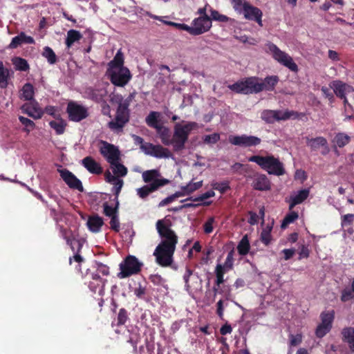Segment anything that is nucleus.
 Instances as JSON below:
<instances>
[{
    "label": "nucleus",
    "instance_id": "1",
    "mask_svg": "<svg viewBox=\"0 0 354 354\" xmlns=\"http://www.w3.org/2000/svg\"><path fill=\"white\" fill-rule=\"evenodd\" d=\"M171 221L165 217L156 223V230L161 238L160 243L156 246L153 256L156 262L162 267L170 266L173 261V256L178 243V236L171 229Z\"/></svg>",
    "mask_w": 354,
    "mask_h": 354
},
{
    "label": "nucleus",
    "instance_id": "2",
    "mask_svg": "<svg viewBox=\"0 0 354 354\" xmlns=\"http://www.w3.org/2000/svg\"><path fill=\"white\" fill-rule=\"evenodd\" d=\"M142 178L145 183H148L136 190L137 194L142 199L170 183V180L162 177L160 171L156 169L143 171Z\"/></svg>",
    "mask_w": 354,
    "mask_h": 354
},
{
    "label": "nucleus",
    "instance_id": "3",
    "mask_svg": "<svg viewBox=\"0 0 354 354\" xmlns=\"http://www.w3.org/2000/svg\"><path fill=\"white\" fill-rule=\"evenodd\" d=\"M248 161L255 162L263 170L267 171L269 174L274 176H282L286 173L283 164L279 158L273 155L266 156L255 155L248 158Z\"/></svg>",
    "mask_w": 354,
    "mask_h": 354
},
{
    "label": "nucleus",
    "instance_id": "4",
    "mask_svg": "<svg viewBox=\"0 0 354 354\" xmlns=\"http://www.w3.org/2000/svg\"><path fill=\"white\" fill-rule=\"evenodd\" d=\"M261 78L252 76L245 77L232 84L228 85V88L236 93L250 95L257 94L262 91V88L259 84Z\"/></svg>",
    "mask_w": 354,
    "mask_h": 354
},
{
    "label": "nucleus",
    "instance_id": "5",
    "mask_svg": "<svg viewBox=\"0 0 354 354\" xmlns=\"http://www.w3.org/2000/svg\"><path fill=\"white\" fill-rule=\"evenodd\" d=\"M194 122H188L184 125L176 123L174 126V132L171 138V144L175 151H180L185 148L190 132L196 127Z\"/></svg>",
    "mask_w": 354,
    "mask_h": 354
},
{
    "label": "nucleus",
    "instance_id": "6",
    "mask_svg": "<svg viewBox=\"0 0 354 354\" xmlns=\"http://www.w3.org/2000/svg\"><path fill=\"white\" fill-rule=\"evenodd\" d=\"M142 263L133 255H128L120 264V272L118 274L120 279L129 277L139 273L141 270Z\"/></svg>",
    "mask_w": 354,
    "mask_h": 354
},
{
    "label": "nucleus",
    "instance_id": "7",
    "mask_svg": "<svg viewBox=\"0 0 354 354\" xmlns=\"http://www.w3.org/2000/svg\"><path fill=\"white\" fill-rule=\"evenodd\" d=\"M268 51L272 54V57L281 65L287 67L292 72L298 71V66L292 58L286 53L281 50L277 45L269 42L267 44Z\"/></svg>",
    "mask_w": 354,
    "mask_h": 354
},
{
    "label": "nucleus",
    "instance_id": "8",
    "mask_svg": "<svg viewBox=\"0 0 354 354\" xmlns=\"http://www.w3.org/2000/svg\"><path fill=\"white\" fill-rule=\"evenodd\" d=\"M299 113L294 111L286 110H264L261 113V118L268 124H273L276 121L287 120L297 118Z\"/></svg>",
    "mask_w": 354,
    "mask_h": 354
},
{
    "label": "nucleus",
    "instance_id": "9",
    "mask_svg": "<svg viewBox=\"0 0 354 354\" xmlns=\"http://www.w3.org/2000/svg\"><path fill=\"white\" fill-rule=\"evenodd\" d=\"M106 75L111 82L115 86L124 87L132 77V75L128 68L118 69L107 68Z\"/></svg>",
    "mask_w": 354,
    "mask_h": 354
},
{
    "label": "nucleus",
    "instance_id": "10",
    "mask_svg": "<svg viewBox=\"0 0 354 354\" xmlns=\"http://www.w3.org/2000/svg\"><path fill=\"white\" fill-rule=\"evenodd\" d=\"M334 318V310L323 311L320 314L321 322L317 325L315 330L317 337L322 338L330 331Z\"/></svg>",
    "mask_w": 354,
    "mask_h": 354
},
{
    "label": "nucleus",
    "instance_id": "11",
    "mask_svg": "<svg viewBox=\"0 0 354 354\" xmlns=\"http://www.w3.org/2000/svg\"><path fill=\"white\" fill-rule=\"evenodd\" d=\"M66 113L71 121L78 122L88 116L87 108L74 101L68 102Z\"/></svg>",
    "mask_w": 354,
    "mask_h": 354
},
{
    "label": "nucleus",
    "instance_id": "12",
    "mask_svg": "<svg viewBox=\"0 0 354 354\" xmlns=\"http://www.w3.org/2000/svg\"><path fill=\"white\" fill-rule=\"evenodd\" d=\"M229 142L235 146L241 147H256L261 144V138L254 136H248L243 134L241 136H230Z\"/></svg>",
    "mask_w": 354,
    "mask_h": 354
},
{
    "label": "nucleus",
    "instance_id": "13",
    "mask_svg": "<svg viewBox=\"0 0 354 354\" xmlns=\"http://www.w3.org/2000/svg\"><path fill=\"white\" fill-rule=\"evenodd\" d=\"M129 111L117 108L115 119L108 123V127L113 131H122L126 124L129 122Z\"/></svg>",
    "mask_w": 354,
    "mask_h": 354
},
{
    "label": "nucleus",
    "instance_id": "14",
    "mask_svg": "<svg viewBox=\"0 0 354 354\" xmlns=\"http://www.w3.org/2000/svg\"><path fill=\"white\" fill-rule=\"evenodd\" d=\"M102 146L100 149V152L107 162L111 164L121 160L120 151L117 147L106 141H102Z\"/></svg>",
    "mask_w": 354,
    "mask_h": 354
},
{
    "label": "nucleus",
    "instance_id": "15",
    "mask_svg": "<svg viewBox=\"0 0 354 354\" xmlns=\"http://www.w3.org/2000/svg\"><path fill=\"white\" fill-rule=\"evenodd\" d=\"M190 27V35L197 36L209 31L212 27L211 18L196 17Z\"/></svg>",
    "mask_w": 354,
    "mask_h": 354
},
{
    "label": "nucleus",
    "instance_id": "16",
    "mask_svg": "<svg viewBox=\"0 0 354 354\" xmlns=\"http://www.w3.org/2000/svg\"><path fill=\"white\" fill-rule=\"evenodd\" d=\"M142 151L147 155L157 158H167L171 156L170 151L160 145H153L150 142H146L141 146Z\"/></svg>",
    "mask_w": 354,
    "mask_h": 354
},
{
    "label": "nucleus",
    "instance_id": "17",
    "mask_svg": "<svg viewBox=\"0 0 354 354\" xmlns=\"http://www.w3.org/2000/svg\"><path fill=\"white\" fill-rule=\"evenodd\" d=\"M243 14L246 19L254 21L260 26H263V12L259 8L252 6L248 1H244L243 4Z\"/></svg>",
    "mask_w": 354,
    "mask_h": 354
},
{
    "label": "nucleus",
    "instance_id": "18",
    "mask_svg": "<svg viewBox=\"0 0 354 354\" xmlns=\"http://www.w3.org/2000/svg\"><path fill=\"white\" fill-rule=\"evenodd\" d=\"M59 171L62 180L71 189L78 190L80 192L84 191L81 180L74 174L66 169H61Z\"/></svg>",
    "mask_w": 354,
    "mask_h": 354
},
{
    "label": "nucleus",
    "instance_id": "19",
    "mask_svg": "<svg viewBox=\"0 0 354 354\" xmlns=\"http://www.w3.org/2000/svg\"><path fill=\"white\" fill-rule=\"evenodd\" d=\"M252 178L251 185L254 189L261 192L270 190L271 182L266 174L256 173Z\"/></svg>",
    "mask_w": 354,
    "mask_h": 354
},
{
    "label": "nucleus",
    "instance_id": "20",
    "mask_svg": "<svg viewBox=\"0 0 354 354\" xmlns=\"http://www.w3.org/2000/svg\"><path fill=\"white\" fill-rule=\"evenodd\" d=\"M24 113L28 115L35 120L40 119L43 116L44 111L39 106V103L35 101H31L28 104H25L21 107Z\"/></svg>",
    "mask_w": 354,
    "mask_h": 354
},
{
    "label": "nucleus",
    "instance_id": "21",
    "mask_svg": "<svg viewBox=\"0 0 354 354\" xmlns=\"http://www.w3.org/2000/svg\"><path fill=\"white\" fill-rule=\"evenodd\" d=\"M330 86L338 97H344L346 95L354 91L353 86L340 80L333 81Z\"/></svg>",
    "mask_w": 354,
    "mask_h": 354
},
{
    "label": "nucleus",
    "instance_id": "22",
    "mask_svg": "<svg viewBox=\"0 0 354 354\" xmlns=\"http://www.w3.org/2000/svg\"><path fill=\"white\" fill-rule=\"evenodd\" d=\"M82 165L91 174L100 175L103 172V168L93 157L86 156L82 160Z\"/></svg>",
    "mask_w": 354,
    "mask_h": 354
},
{
    "label": "nucleus",
    "instance_id": "23",
    "mask_svg": "<svg viewBox=\"0 0 354 354\" xmlns=\"http://www.w3.org/2000/svg\"><path fill=\"white\" fill-rule=\"evenodd\" d=\"M106 283L107 280L102 278L97 272H92L88 286L93 292H96L97 290H102Z\"/></svg>",
    "mask_w": 354,
    "mask_h": 354
},
{
    "label": "nucleus",
    "instance_id": "24",
    "mask_svg": "<svg viewBox=\"0 0 354 354\" xmlns=\"http://www.w3.org/2000/svg\"><path fill=\"white\" fill-rule=\"evenodd\" d=\"M23 44H33L35 39L30 36H28L24 32H21L17 36L12 39L8 48L11 49L17 48Z\"/></svg>",
    "mask_w": 354,
    "mask_h": 354
},
{
    "label": "nucleus",
    "instance_id": "25",
    "mask_svg": "<svg viewBox=\"0 0 354 354\" xmlns=\"http://www.w3.org/2000/svg\"><path fill=\"white\" fill-rule=\"evenodd\" d=\"M140 330L138 326H132L128 330L129 337L127 342L131 344L133 353H136L138 350V344L141 340Z\"/></svg>",
    "mask_w": 354,
    "mask_h": 354
},
{
    "label": "nucleus",
    "instance_id": "26",
    "mask_svg": "<svg viewBox=\"0 0 354 354\" xmlns=\"http://www.w3.org/2000/svg\"><path fill=\"white\" fill-rule=\"evenodd\" d=\"M279 82V77L277 75H269L263 80L261 79L259 84L262 88V91H273Z\"/></svg>",
    "mask_w": 354,
    "mask_h": 354
},
{
    "label": "nucleus",
    "instance_id": "27",
    "mask_svg": "<svg viewBox=\"0 0 354 354\" xmlns=\"http://www.w3.org/2000/svg\"><path fill=\"white\" fill-rule=\"evenodd\" d=\"M319 149L323 155L327 154L330 149L328 146L327 140L324 137H317L311 139V151Z\"/></svg>",
    "mask_w": 354,
    "mask_h": 354
},
{
    "label": "nucleus",
    "instance_id": "28",
    "mask_svg": "<svg viewBox=\"0 0 354 354\" xmlns=\"http://www.w3.org/2000/svg\"><path fill=\"white\" fill-rule=\"evenodd\" d=\"M88 97L93 101L100 103L104 102L108 92L105 88H91L88 92Z\"/></svg>",
    "mask_w": 354,
    "mask_h": 354
},
{
    "label": "nucleus",
    "instance_id": "29",
    "mask_svg": "<svg viewBox=\"0 0 354 354\" xmlns=\"http://www.w3.org/2000/svg\"><path fill=\"white\" fill-rule=\"evenodd\" d=\"M341 334L342 336V341L348 345L351 351L354 352V328H344Z\"/></svg>",
    "mask_w": 354,
    "mask_h": 354
},
{
    "label": "nucleus",
    "instance_id": "30",
    "mask_svg": "<svg viewBox=\"0 0 354 354\" xmlns=\"http://www.w3.org/2000/svg\"><path fill=\"white\" fill-rule=\"evenodd\" d=\"M104 221L102 217L98 215L89 216L87 221V226L90 231L97 233L100 231Z\"/></svg>",
    "mask_w": 354,
    "mask_h": 354
},
{
    "label": "nucleus",
    "instance_id": "31",
    "mask_svg": "<svg viewBox=\"0 0 354 354\" xmlns=\"http://www.w3.org/2000/svg\"><path fill=\"white\" fill-rule=\"evenodd\" d=\"M309 191L307 189L300 190L297 194L290 196L289 209L292 210L295 206L301 203L308 196Z\"/></svg>",
    "mask_w": 354,
    "mask_h": 354
},
{
    "label": "nucleus",
    "instance_id": "32",
    "mask_svg": "<svg viewBox=\"0 0 354 354\" xmlns=\"http://www.w3.org/2000/svg\"><path fill=\"white\" fill-rule=\"evenodd\" d=\"M157 134L159 136L161 139L162 142L165 145H170L171 144V133L169 128L160 125L158 128L156 129Z\"/></svg>",
    "mask_w": 354,
    "mask_h": 354
},
{
    "label": "nucleus",
    "instance_id": "33",
    "mask_svg": "<svg viewBox=\"0 0 354 354\" xmlns=\"http://www.w3.org/2000/svg\"><path fill=\"white\" fill-rule=\"evenodd\" d=\"M160 113L157 111H151L145 118L146 124L151 128L156 129L162 124L160 122L159 118Z\"/></svg>",
    "mask_w": 354,
    "mask_h": 354
},
{
    "label": "nucleus",
    "instance_id": "34",
    "mask_svg": "<svg viewBox=\"0 0 354 354\" xmlns=\"http://www.w3.org/2000/svg\"><path fill=\"white\" fill-rule=\"evenodd\" d=\"M120 160H117L113 162L110 165V167L113 173V174L118 178L119 177H124L127 174L128 169L122 163L120 162Z\"/></svg>",
    "mask_w": 354,
    "mask_h": 354
},
{
    "label": "nucleus",
    "instance_id": "35",
    "mask_svg": "<svg viewBox=\"0 0 354 354\" xmlns=\"http://www.w3.org/2000/svg\"><path fill=\"white\" fill-rule=\"evenodd\" d=\"M20 97L27 101H32L34 97L35 88L32 84L26 83L21 90Z\"/></svg>",
    "mask_w": 354,
    "mask_h": 354
},
{
    "label": "nucleus",
    "instance_id": "36",
    "mask_svg": "<svg viewBox=\"0 0 354 354\" xmlns=\"http://www.w3.org/2000/svg\"><path fill=\"white\" fill-rule=\"evenodd\" d=\"M82 38V35L78 30L71 29L67 32L65 44L68 48H70L75 41H80Z\"/></svg>",
    "mask_w": 354,
    "mask_h": 354
},
{
    "label": "nucleus",
    "instance_id": "37",
    "mask_svg": "<svg viewBox=\"0 0 354 354\" xmlns=\"http://www.w3.org/2000/svg\"><path fill=\"white\" fill-rule=\"evenodd\" d=\"M108 68L118 69L126 68L124 66V55L121 50H118L113 59L108 64Z\"/></svg>",
    "mask_w": 354,
    "mask_h": 354
},
{
    "label": "nucleus",
    "instance_id": "38",
    "mask_svg": "<svg viewBox=\"0 0 354 354\" xmlns=\"http://www.w3.org/2000/svg\"><path fill=\"white\" fill-rule=\"evenodd\" d=\"M272 225L268 224L264 228H263L261 232L260 240L266 246L269 245L272 241Z\"/></svg>",
    "mask_w": 354,
    "mask_h": 354
},
{
    "label": "nucleus",
    "instance_id": "39",
    "mask_svg": "<svg viewBox=\"0 0 354 354\" xmlns=\"http://www.w3.org/2000/svg\"><path fill=\"white\" fill-rule=\"evenodd\" d=\"M250 249V244L247 235L243 236L237 245V250L240 255H246Z\"/></svg>",
    "mask_w": 354,
    "mask_h": 354
},
{
    "label": "nucleus",
    "instance_id": "40",
    "mask_svg": "<svg viewBox=\"0 0 354 354\" xmlns=\"http://www.w3.org/2000/svg\"><path fill=\"white\" fill-rule=\"evenodd\" d=\"M351 140V138L349 136L344 133H337L333 139L334 144L342 148L346 146Z\"/></svg>",
    "mask_w": 354,
    "mask_h": 354
},
{
    "label": "nucleus",
    "instance_id": "41",
    "mask_svg": "<svg viewBox=\"0 0 354 354\" xmlns=\"http://www.w3.org/2000/svg\"><path fill=\"white\" fill-rule=\"evenodd\" d=\"M12 64L17 71H27L29 70L30 66L28 62L21 57H16L12 59Z\"/></svg>",
    "mask_w": 354,
    "mask_h": 354
},
{
    "label": "nucleus",
    "instance_id": "42",
    "mask_svg": "<svg viewBox=\"0 0 354 354\" xmlns=\"http://www.w3.org/2000/svg\"><path fill=\"white\" fill-rule=\"evenodd\" d=\"M115 207L110 206L107 202L103 203L104 211L103 213L105 216L109 217H112L118 214V209H119V201H115Z\"/></svg>",
    "mask_w": 354,
    "mask_h": 354
},
{
    "label": "nucleus",
    "instance_id": "43",
    "mask_svg": "<svg viewBox=\"0 0 354 354\" xmlns=\"http://www.w3.org/2000/svg\"><path fill=\"white\" fill-rule=\"evenodd\" d=\"M42 56L47 59L50 64H54L57 61V58L55 52L49 46H46L44 48Z\"/></svg>",
    "mask_w": 354,
    "mask_h": 354
},
{
    "label": "nucleus",
    "instance_id": "44",
    "mask_svg": "<svg viewBox=\"0 0 354 354\" xmlns=\"http://www.w3.org/2000/svg\"><path fill=\"white\" fill-rule=\"evenodd\" d=\"M50 127L53 129L57 135L63 134L65 131L66 123L64 120L61 119L59 121H50L49 122Z\"/></svg>",
    "mask_w": 354,
    "mask_h": 354
},
{
    "label": "nucleus",
    "instance_id": "45",
    "mask_svg": "<svg viewBox=\"0 0 354 354\" xmlns=\"http://www.w3.org/2000/svg\"><path fill=\"white\" fill-rule=\"evenodd\" d=\"M226 272L224 270V268L221 264H217L215 268V274H216V280L215 285L217 286H220L221 284L223 283L224 280V274Z\"/></svg>",
    "mask_w": 354,
    "mask_h": 354
},
{
    "label": "nucleus",
    "instance_id": "46",
    "mask_svg": "<svg viewBox=\"0 0 354 354\" xmlns=\"http://www.w3.org/2000/svg\"><path fill=\"white\" fill-rule=\"evenodd\" d=\"M203 186V181H198L196 183L190 182L185 186H183L181 187V190H183L187 195H189L193 193L194 191L200 189Z\"/></svg>",
    "mask_w": 354,
    "mask_h": 354
},
{
    "label": "nucleus",
    "instance_id": "47",
    "mask_svg": "<svg viewBox=\"0 0 354 354\" xmlns=\"http://www.w3.org/2000/svg\"><path fill=\"white\" fill-rule=\"evenodd\" d=\"M9 76L8 70L4 67L3 64L0 61V86L5 88L8 85V79Z\"/></svg>",
    "mask_w": 354,
    "mask_h": 354
},
{
    "label": "nucleus",
    "instance_id": "48",
    "mask_svg": "<svg viewBox=\"0 0 354 354\" xmlns=\"http://www.w3.org/2000/svg\"><path fill=\"white\" fill-rule=\"evenodd\" d=\"M191 277H192V279H199V277L198 275H193L192 270H191L189 268H187L185 273L184 274V276H183V279L185 281V287L187 288V290H189V289H192V288H196V289L197 288V287H195L194 286L189 284V280Z\"/></svg>",
    "mask_w": 354,
    "mask_h": 354
},
{
    "label": "nucleus",
    "instance_id": "49",
    "mask_svg": "<svg viewBox=\"0 0 354 354\" xmlns=\"http://www.w3.org/2000/svg\"><path fill=\"white\" fill-rule=\"evenodd\" d=\"M212 187L213 189L218 191L221 194H224L230 189V183L227 180L214 182L212 183Z\"/></svg>",
    "mask_w": 354,
    "mask_h": 354
},
{
    "label": "nucleus",
    "instance_id": "50",
    "mask_svg": "<svg viewBox=\"0 0 354 354\" xmlns=\"http://www.w3.org/2000/svg\"><path fill=\"white\" fill-rule=\"evenodd\" d=\"M298 218V214L295 212H290L287 214L284 217L282 223L281 228H286L289 224L293 223Z\"/></svg>",
    "mask_w": 354,
    "mask_h": 354
},
{
    "label": "nucleus",
    "instance_id": "51",
    "mask_svg": "<svg viewBox=\"0 0 354 354\" xmlns=\"http://www.w3.org/2000/svg\"><path fill=\"white\" fill-rule=\"evenodd\" d=\"M234 252L233 250H230L227 255L226 259L225 261V263L222 266L224 268V270L227 272L230 270H232L233 268L234 265Z\"/></svg>",
    "mask_w": 354,
    "mask_h": 354
},
{
    "label": "nucleus",
    "instance_id": "52",
    "mask_svg": "<svg viewBox=\"0 0 354 354\" xmlns=\"http://www.w3.org/2000/svg\"><path fill=\"white\" fill-rule=\"evenodd\" d=\"M210 12H211V17H209L211 18V21L214 20V21H218L220 22H227L230 20V18L228 17H227L226 15L220 14L218 12V11L214 10L212 8L210 9Z\"/></svg>",
    "mask_w": 354,
    "mask_h": 354
},
{
    "label": "nucleus",
    "instance_id": "53",
    "mask_svg": "<svg viewBox=\"0 0 354 354\" xmlns=\"http://www.w3.org/2000/svg\"><path fill=\"white\" fill-rule=\"evenodd\" d=\"M95 265L96 268L95 272L101 273L103 276H109L110 274V268L107 265L97 261H95Z\"/></svg>",
    "mask_w": 354,
    "mask_h": 354
},
{
    "label": "nucleus",
    "instance_id": "54",
    "mask_svg": "<svg viewBox=\"0 0 354 354\" xmlns=\"http://www.w3.org/2000/svg\"><path fill=\"white\" fill-rule=\"evenodd\" d=\"M19 120L20 122L25 127L24 131H27L28 133L32 130L35 127V122L27 118L19 116Z\"/></svg>",
    "mask_w": 354,
    "mask_h": 354
},
{
    "label": "nucleus",
    "instance_id": "55",
    "mask_svg": "<svg viewBox=\"0 0 354 354\" xmlns=\"http://www.w3.org/2000/svg\"><path fill=\"white\" fill-rule=\"evenodd\" d=\"M129 319L128 312L125 308H120L118 314V326H122L125 324Z\"/></svg>",
    "mask_w": 354,
    "mask_h": 354
},
{
    "label": "nucleus",
    "instance_id": "56",
    "mask_svg": "<svg viewBox=\"0 0 354 354\" xmlns=\"http://www.w3.org/2000/svg\"><path fill=\"white\" fill-rule=\"evenodd\" d=\"M354 222V214H347L343 215L341 218V225L346 227L352 225Z\"/></svg>",
    "mask_w": 354,
    "mask_h": 354
},
{
    "label": "nucleus",
    "instance_id": "57",
    "mask_svg": "<svg viewBox=\"0 0 354 354\" xmlns=\"http://www.w3.org/2000/svg\"><path fill=\"white\" fill-rule=\"evenodd\" d=\"M114 186L113 187V192L115 195V201L118 200L119 194L122 190V188L124 185V182L122 179H117L115 181H114Z\"/></svg>",
    "mask_w": 354,
    "mask_h": 354
},
{
    "label": "nucleus",
    "instance_id": "58",
    "mask_svg": "<svg viewBox=\"0 0 354 354\" xmlns=\"http://www.w3.org/2000/svg\"><path fill=\"white\" fill-rule=\"evenodd\" d=\"M133 98V95L130 94L125 100H122V101L120 102V103L118 104V109L130 112L129 106Z\"/></svg>",
    "mask_w": 354,
    "mask_h": 354
},
{
    "label": "nucleus",
    "instance_id": "59",
    "mask_svg": "<svg viewBox=\"0 0 354 354\" xmlns=\"http://www.w3.org/2000/svg\"><path fill=\"white\" fill-rule=\"evenodd\" d=\"M354 297V291L352 289L346 288L342 290L341 295V300L342 301H347Z\"/></svg>",
    "mask_w": 354,
    "mask_h": 354
},
{
    "label": "nucleus",
    "instance_id": "60",
    "mask_svg": "<svg viewBox=\"0 0 354 354\" xmlns=\"http://www.w3.org/2000/svg\"><path fill=\"white\" fill-rule=\"evenodd\" d=\"M215 222L214 217H209L203 225L205 233L210 234L213 231V224Z\"/></svg>",
    "mask_w": 354,
    "mask_h": 354
},
{
    "label": "nucleus",
    "instance_id": "61",
    "mask_svg": "<svg viewBox=\"0 0 354 354\" xmlns=\"http://www.w3.org/2000/svg\"><path fill=\"white\" fill-rule=\"evenodd\" d=\"M110 218H111V221H110L109 223L111 225V229L114 230L115 232H119L120 228V225L118 214L113 216L112 217H110Z\"/></svg>",
    "mask_w": 354,
    "mask_h": 354
},
{
    "label": "nucleus",
    "instance_id": "62",
    "mask_svg": "<svg viewBox=\"0 0 354 354\" xmlns=\"http://www.w3.org/2000/svg\"><path fill=\"white\" fill-rule=\"evenodd\" d=\"M165 24L174 26L178 30H185L190 34V27L185 24H179L173 21H166Z\"/></svg>",
    "mask_w": 354,
    "mask_h": 354
},
{
    "label": "nucleus",
    "instance_id": "63",
    "mask_svg": "<svg viewBox=\"0 0 354 354\" xmlns=\"http://www.w3.org/2000/svg\"><path fill=\"white\" fill-rule=\"evenodd\" d=\"M214 196V192L213 190H209L192 200L195 202L203 201L204 200L213 197Z\"/></svg>",
    "mask_w": 354,
    "mask_h": 354
},
{
    "label": "nucleus",
    "instance_id": "64",
    "mask_svg": "<svg viewBox=\"0 0 354 354\" xmlns=\"http://www.w3.org/2000/svg\"><path fill=\"white\" fill-rule=\"evenodd\" d=\"M302 337L301 335L297 334L296 335H290V346H295L299 344L301 342Z\"/></svg>",
    "mask_w": 354,
    "mask_h": 354
}]
</instances>
